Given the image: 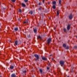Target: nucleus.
<instances>
[{"label": "nucleus", "mask_w": 77, "mask_h": 77, "mask_svg": "<svg viewBox=\"0 0 77 77\" xmlns=\"http://www.w3.org/2000/svg\"><path fill=\"white\" fill-rule=\"evenodd\" d=\"M35 57L36 58V59H35V61H37L39 59V57L38 55L37 54H35L34 55Z\"/></svg>", "instance_id": "1"}, {"label": "nucleus", "mask_w": 77, "mask_h": 77, "mask_svg": "<svg viewBox=\"0 0 77 77\" xmlns=\"http://www.w3.org/2000/svg\"><path fill=\"white\" fill-rule=\"evenodd\" d=\"M64 61L63 60H61L60 62V64L61 66H63L64 65Z\"/></svg>", "instance_id": "2"}, {"label": "nucleus", "mask_w": 77, "mask_h": 77, "mask_svg": "<svg viewBox=\"0 0 77 77\" xmlns=\"http://www.w3.org/2000/svg\"><path fill=\"white\" fill-rule=\"evenodd\" d=\"M51 42V38H49L48 39V42L47 43L48 44H49Z\"/></svg>", "instance_id": "3"}, {"label": "nucleus", "mask_w": 77, "mask_h": 77, "mask_svg": "<svg viewBox=\"0 0 77 77\" xmlns=\"http://www.w3.org/2000/svg\"><path fill=\"white\" fill-rule=\"evenodd\" d=\"M69 19L71 20L73 18L72 15L71 14H70L69 15Z\"/></svg>", "instance_id": "4"}, {"label": "nucleus", "mask_w": 77, "mask_h": 77, "mask_svg": "<svg viewBox=\"0 0 77 77\" xmlns=\"http://www.w3.org/2000/svg\"><path fill=\"white\" fill-rule=\"evenodd\" d=\"M70 25H68L67 27V29L68 30H69L70 29Z\"/></svg>", "instance_id": "5"}, {"label": "nucleus", "mask_w": 77, "mask_h": 77, "mask_svg": "<svg viewBox=\"0 0 77 77\" xmlns=\"http://www.w3.org/2000/svg\"><path fill=\"white\" fill-rule=\"evenodd\" d=\"M42 60H47V59L44 57H43L42 58Z\"/></svg>", "instance_id": "6"}, {"label": "nucleus", "mask_w": 77, "mask_h": 77, "mask_svg": "<svg viewBox=\"0 0 77 77\" xmlns=\"http://www.w3.org/2000/svg\"><path fill=\"white\" fill-rule=\"evenodd\" d=\"M11 77H16V75L15 74H12L11 75Z\"/></svg>", "instance_id": "7"}, {"label": "nucleus", "mask_w": 77, "mask_h": 77, "mask_svg": "<svg viewBox=\"0 0 77 77\" xmlns=\"http://www.w3.org/2000/svg\"><path fill=\"white\" fill-rule=\"evenodd\" d=\"M14 43H15V45H18V42L17 41H15V42H14Z\"/></svg>", "instance_id": "8"}, {"label": "nucleus", "mask_w": 77, "mask_h": 77, "mask_svg": "<svg viewBox=\"0 0 77 77\" xmlns=\"http://www.w3.org/2000/svg\"><path fill=\"white\" fill-rule=\"evenodd\" d=\"M14 66H10V69H13L14 68Z\"/></svg>", "instance_id": "9"}, {"label": "nucleus", "mask_w": 77, "mask_h": 77, "mask_svg": "<svg viewBox=\"0 0 77 77\" xmlns=\"http://www.w3.org/2000/svg\"><path fill=\"white\" fill-rule=\"evenodd\" d=\"M57 16H58L59 15V11L58 10H57Z\"/></svg>", "instance_id": "10"}, {"label": "nucleus", "mask_w": 77, "mask_h": 77, "mask_svg": "<svg viewBox=\"0 0 77 77\" xmlns=\"http://www.w3.org/2000/svg\"><path fill=\"white\" fill-rule=\"evenodd\" d=\"M56 2L55 1L53 2H52V3L53 4L55 5H56Z\"/></svg>", "instance_id": "11"}, {"label": "nucleus", "mask_w": 77, "mask_h": 77, "mask_svg": "<svg viewBox=\"0 0 77 77\" xmlns=\"http://www.w3.org/2000/svg\"><path fill=\"white\" fill-rule=\"evenodd\" d=\"M63 47L64 48H65L66 47V45L65 44H64L63 45Z\"/></svg>", "instance_id": "12"}, {"label": "nucleus", "mask_w": 77, "mask_h": 77, "mask_svg": "<svg viewBox=\"0 0 77 77\" xmlns=\"http://www.w3.org/2000/svg\"><path fill=\"white\" fill-rule=\"evenodd\" d=\"M29 13L31 15L32 14L33 11H30L29 12Z\"/></svg>", "instance_id": "13"}, {"label": "nucleus", "mask_w": 77, "mask_h": 77, "mask_svg": "<svg viewBox=\"0 0 77 77\" xmlns=\"http://www.w3.org/2000/svg\"><path fill=\"white\" fill-rule=\"evenodd\" d=\"M14 30L16 31H17L18 30V29L17 28H16L14 29Z\"/></svg>", "instance_id": "14"}, {"label": "nucleus", "mask_w": 77, "mask_h": 77, "mask_svg": "<svg viewBox=\"0 0 77 77\" xmlns=\"http://www.w3.org/2000/svg\"><path fill=\"white\" fill-rule=\"evenodd\" d=\"M34 31L35 33H36L37 32V29H34Z\"/></svg>", "instance_id": "15"}, {"label": "nucleus", "mask_w": 77, "mask_h": 77, "mask_svg": "<svg viewBox=\"0 0 77 77\" xmlns=\"http://www.w3.org/2000/svg\"><path fill=\"white\" fill-rule=\"evenodd\" d=\"M61 0H59V4H60V5H61Z\"/></svg>", "instance_id": "16"}, {"label": "nucleus", "mask_w": 77, "mask_h": 77, "mask_svg": "<svg viewBox=\"0 0 77 77\" xmlns=\"http://www.w3.org/2000/svg\"><path fill=\"white\" fill-rule=\"evenodd\" d=\"M53 9H55L56 8L55 5H53Z\"/></svg>", "instance_id": "17"}, {"label": "nucleus", "mask_w": 77, "mask_h": 77, "mask_svg": "<svg viewBox=\"0 0 77 77\" xmlns=\"http://www.w3.org/2000/svg\"><path fill=\"white\" fill-rule=\"evenodd\" d=\"M22 5L24 7L26 6V5H25V4H23H23H22Z\"/></svg>", "instance_id": "18"}, {"label": "nucleus", "mask_w": 77, "mask_h": 77, "mask_svg": "<svg viewBox=\"0 0 77 77\" xmlns=\"http://www.w3.org/2000/svg\"><path fill=\"white\" fill-rule=\"evenodd\" d=\"M39 71L41 73H42V70L41 69H39Z\"/></svg>", "instance_id": "19"}, {"label": "nucleus", "mask_w": 77, "mask_h": 77, "mask_svg": "<svg viewBox=\"0 0 77 77\" xmlns=\"http://www.w3.org/2000/svg\"><path fill=\"white\" fill-rule=\"evenodd\" d=\"M38 39H41L42 38H41V37H40L39 36H38Z\"/></svg>", "instance_id": "20"}, {"label": "nucleus", "mask_w": 77, "mask_h": 77, "mask_svg": "<svg viewBox=\"0 0 77 77\" xmlns=\"http://www.w3.org/2000/svg\"><path fill=\"white\" fill-rule=\"evenodd\" d=\"M26 71L25 70V71H23V73H26Z\"/></svg>", "instance_id": "21"}, {"label": "nucleus", "mask_w": 77, "mask_h": 77, "mask_svg": "<svg viewBox=\"0 0 77 77\" xmlns=\"http://www.w3.org/2000/svg\"><path fill=\"white\" fill-rule=\"evenodd\" d=\"M69 48V46H67V47H66V49H68Z\"/></svg>", "instance_id": "22"}, {"label": "nucleus", "mask_w": 77, "mask_h": 77, "mask_svg": "<svg viewBox=\"0 0 77 77\" xmlns=\"http://www.w3.org/2000/svg\"><path fill=\"white\" fill-rule=\"evenodd\" d=\"M74 48L75 49H76L77 48V46H74Z\"/></svg>", "instance_id": "23"}, {"label": "nucleus", "mask_w": 77, "mask_h": 77, "mask_svg": "<svg viewBox=\"0 0 77 77\" xmlns=\"http://www.w3.org/2000/svg\"><path fill=\"white\" fill-rule=\"evenodd\" d=\"M19 12L20 13L22 12V10H21V9H20V10H19Z\"/></svg>", "instance_id": "24"}, {"label": "nucleus", "mask_w": 77, "mask_h": 77, "mask_svg": "<svg viewBox=\"0 0 77 77\" xmlns=\"http://www.w3.org/2000/svg\"><path fill=\"white\" fill-rule=\"evenodd\" d=\"M27 37H28V38H30V37H31V36H30V35H28V36H27Z\"/></svg>", "instance_id": "25"}, {"label": "nucleus", "mask_w": 77, "mask_h": 77, "mask_svg": "<svg viewBox=\"0 0 77 77\" xmlns=\"http://www.w3.org/2000/svg\"><path fill=\"white\" fill-rule=\"evenodd\" d=\"M28 23V21H27V20L26 22H24V23Z\"/></svg>", "instance_id": "26"}, {"label": "nucleus", "mask_w": 77, "mask_h": 77, "mask_svg": "<svg viewBox=\"0 0 77 77\" xmlns=\"http://www.w3.org/2000/svg\"><path fill=\"white\" fill-rule=\"evenodd\" d=\"M28 1V0H24V2H27Z\"/></svg>", "instance_id": "27"}, {"label": "nucleus", "mask_w": 77, "mask_h": 77, "mask_svg": "<svg viewBox=\"0 0 77 77\" xmlns=\"http://www.w3.org/2000/svg\"><path fill=\"white\" fill-rule=\"evenodd\" d=\"M66 30L65 29H64V32H66Z\"/></svg>", "instance_id": "28"}, {"label": "nucleus", "mask_w": 77, "mask_h": 77, "mask_svg": "<svg viewBox=\"0 0 77 77\" xmlns=\"http://www.w3.org/2000/svg\"><path fill=\"white\" fill-rule=\"evenodd\" d=\"M15 0H12V2H15Z\"/></svg>", "instance_id": "29"}, {"label": "nucleus", "mask_w": 77, "mask_h": 77, "mask_svg": "<svg viewBox=\"0 0 77 77\" xmlns=\"http://www.w3.org/2000/svg\"><path fill=\"white\" fill-rule=\"evenodd\" d=\"M41 4H42V3H41V2H39V4H38V5H41Z\"/></svg>", "instance_id": "30"}, {"label": "nucleus", "mask_w": 77, "mask_h": 77, "mask_svg": "<svg viewBox=\"0 0 77 77\" xmlns=\"http://www.w3.org/2000/svg\"><path fill=\"white\" fill-rule=\"evenodd\" d=\"M47 69H49V68L48 67H47Z\"/></svg>", "instance_id": "31"}, {"label": "nucleus", "mask_w": 77, "mask_h": 77, "mask_svg": "<svg viewBox=\"0 0 77 77\" xmlns=\"http://www.w3.org/2000/svg\"><path fill=\"white\" fill-rule=\"evenodd\" d=\"M39 10H42V8H39Z\"/></svg>", "instance_id": "32"}, {"label": "nucleus", "mask_w": 77, "mask_h": 77, "mask_svg": "<svg viewBox=\"0 0 77 77\" xmlns=\"http://www.w3.org/2000/svg\"><path fill=\"white\" fill-rule=\"evenodd\" d=\"M49 66H51V64L50 63H49Z\"/></svg>", "instance_id": "33"}, {"label": "nucleus", "mask_w": 77, "mask_h": 77, "mask_svg": "<svg viewBox=\"0 0 77 77\" xmlns=\"http://www.w3.org/2000/svg\"><path fill=\"white\" fill-rule=\"evenodd\" d=\"M45 0H43V3H44V2H45Z\"/></svg>", "instance_id": "34"}, {"label": "nucleus", "mask_w": 77, "mask_h": 77, "mask_svg": "<svg viewBox=\"0 0 77 77\" xmlns=\"http://www.w3.org/2000/svg\"><path fill=\"white\" fill-rule=\"evenodd\" d=\"M54 58H52V60H54Z\"/></svg>", "instance_id": "35"}, {"label": "nucleus", "mask_w": 77, "mask_h": 77, "mask_svg": "<svg viewBox=\"0 0 77 77\" xmlns=\"http://www.w3.org/2000/svg\"><path fill=\"white\" fill-rule=\"evenodd\" d=\"M50 2H48V4L50 5Z\"/></svg>", "instance_id": "36"}, {"label": "nucleus", "mask_w": 77, "mask_h": 77, "mask_svg": "<svg viewBox=\"0 0 77 77\" xmlns=\"http://www.w3.org/2000/svg\"><path fill=\"white\" fill-rule=\"evenodd\" d=\"M52 56V55H50V56Z\"/></svg>", "instance_id": "37"}, {"label": "nucleus", "mask_w": 77, "mask_h": 77, "mask_svg": "<svg viewBox=\"0 0 77 77\" xmlns=\"http://www.w3.org/2000/svg\"><path fill=\"white\" fill-rule=\"evenodd\" d=\"M4 9H5V8H4Z\"/></svg>", "instance_id": "38"}, {"label": "nucleus", "mask_w": 77, "mask_h": 77, "mask_svg": "<svg viewBox=\"0 0 77 77\" xmlns=\"http://www.w3.org/2000/svg\"><path fill=\"white\" fill-rule=\"evenodd\" d=\"M0 77H2V76H0Z\"/></svg>", "instance_id": "39"}, {"label": "nucleus", "mask_w": 77, "mask_h": 77, "mask_svg": "<svg viewBox=\"0 0 77 77\" xmlns=\"http://www.w3.org/2000/svg\"><path fill=\"white\" fill-rule=\"evenodd\" d=\"M19 20L20 21V19H19Z\"/></svg>", "instance_id": "40"}, {"label": "nucleus", "mask_w": 77, "mask_h": 77, "mask_svg": "<svg viewBox=\"0 0 77 77\" xmlns=\"http://www.w3.org/2000/svg\"><path fill=\"white\" fill-rule=\"evenodd\" d=\"M67 77H69V76H67Z\"/></svg>", "instance_id": "41"}, {"label": "nucleus", "mask_w": 77, "mask_h": 77, "mask_svg": "<svg viewBox=\"0 0 77 77\" xmlns=\"http://www.w3.org/2000/svg\"><path fill=\"white\" fill-rule=\"evenodd\" d=\"M76 38H77V36H76Z\"/></svg>", "instance_id": "42"}]
</instances>
